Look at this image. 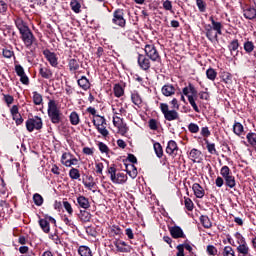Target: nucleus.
<instances>
[{
	"label": "nucleus",
	"instance_id": "nucleus-1",
	"mask_svg": "<svg viewBox=\"0 0 256 256\" xmlns=\"http://www.w3.org/2000/svg\"><path fill=\"white\" fill-rule=\"evenodd\" d=\"M182 94L181 101L185 103V97H187L188 103L194 109L195 113H201V110H199V106H197L196 102L198 97L197 88H195L192 83H189L188 86L182 89Z\"/></svg>",
	"mask_w": 256,
	"mask_h": 256
},
{
	"label": "nucleus",
	"instance_id": "nucleus-2",
	"mask_svg": "<svg viewBox=\"0 0 256 256\" xmlns=\"http://www.w3.org/2000/svg\"><path fill=\"white\" fill-rule=\"evenodd\" d=\"M47 113L53 125H59V123H61L63 113H61V110L57 106V102L55 100H49Z\"/></svg>",
	"mask_w": 256,
	"mask_h": 256
},
{
	"label": "nucleus",
	"instance_id": "nucleus-3",
	"mask_svg": "<svg viewBox=\"0 0 256 256\" xmlns=\"http://www.w3.org/2000/svg\"><path fill=\"white\" fill-rule=\"evenodd\" d=\"M20 39H22L26 49L31 51V53H35V51L37 49L38 42H37V38L31 31V29L26 30L25 32H22L20 34Z\"/></svg>",
	"mask_w": 256,
	"mask_h": 256
},
{
	"label": "nucleus",
	"instance_id": "nucleus-4",
	"mask_svg": "<svg viewBox=\"0 0 256 256\" xmlns=\"http://www.w3.org/2000/svg\"><path fill=\"white\" fill-rule=\"evenodd\" d=\"M220 175L224 179V185L229 187V189H235L237 186V181L235 180V176H233V172H231V168L229 166H223L220 169Z\"/></svg>",
	"mask_w": 256,
	"mask_h": 256
},
{
	"label": "nucleus",
	"instance_id": "nucleus-5",
	"mask_svg": "<svg viewBox=\"0 0 256 256\" xmlns=\"http://www.w3.org/2000/svg\"><path fill=\"white\" fill-rule=\"evenodd\" d=\"M108 175H110V180L112 183H115L117 185H123L127 183V174L125 173H118L117 174V168L115 167V164H112L110 167H108L107 170Z\"/></svg>",
	"mask_w": 256,
	"mask_h": 256
},
{
	"label": "nucleus",
	"instance_id": "nucleus-6",
	"mask_svg": "<svg viewBox=\"0 0 256 256\" xmlns=\"http://www.w3.org/2000/svg\"><path fill=\"white\" fill-rule=\"evenodd\" d=\"M112 23L120 29H125L127 27V19H125V10L123 8H117L112 14Z\"/></svg>",
	"mask_w": 256,
	"mask_h": 256
},
{
	"label": "nucleus",
	"instance_id": "nucleus-7",
	"mask_svg": "<svg viewBox=\"0 0 256 256\" xmlns=\"http://www.w3.org/2000/svg\"><path fill=\"white\" fill-rule=\"evenodd\" d=\"M145 56L148 57L152 63H161V55L155 44H146L144 47Z\"/></svg>",
	"mask_w": 256,
	"mask_h": 256
},
{
	"label": "nucleus",
	"instance_id": "nucleus-8",
	"mask_svg": "<svg viewBox=\"0 0 256 256\" xmlns=\"http://www.w3.org/2000/svg\"><path fill=\"white\" fill-rule=\"evenodd\" d=\"M126 161H129V163L132 164H125L126 167V173L131 177V179H135L138 175L137 167H135V164H137V157L133 154H128Z\"/></svg>",
	"mask_w": 256,
	"mask_h": 256
},
{
	"label": "nucleus",
	"instance_id": "nucleus-9",
	"mask_svg": "<svg viewBox=\"0 0 256 256\" xmlns=\"http://www.w3.org/2000/svg\"><path fill=\"white\" fill-rule=\"evenodd\" d=\"M160 110L166 121H177L179 119V112L173 109L169 110V104L167 103H160Z\"/></svg>",
	"mask_w": 256,
	"mask_h": 256
},
{
	"label": "nucleus",
	"instance_id": "nucleus-10",
	"mask_svg": "<svg viewBox=\"0 0 256 256\" xmlns=\"http://www.w3.org/2000/svg\"><path fill=\"white\" fill-rule=\"evenodd\" d=\"M26 129L29 133H33V131H39L43 129V120L39 116H35L34 118H29L26 121Z\"/></svg>",
	"mask_w": 256,
	"mask_h": 256
},
{
	"label": "nucleus",
	"instance_id": "nucleus-11",
	"mask_svg": "<svg viewBox=\"0 0 256 256\" xmlns=\"http://www.w3.org/2000/svg\"><path fill=\"white\" fill-rule=\"evenodd\" d=\"M137 61L142 71H149V69H151V60L146 55L139 54Z\"/></svg>",
	"mask_w": 256,
	"mask_h": 256
},
{
	"label": "nucleus",
	"instance_id": "nucleus-12",
	"mask_svg": "<svg viewBox=\"0 0 256 256\" xmlns=\"http://www.w3.org/2000/svg\"><path fill=\"white\" fill-rule=\"evenodd\" d=\"M42 53L52 67H57V65H59L57 54H55V52H51V50L45 49Z\"/></svg>",
	"mask_w": 256,
	"mask_h": 256
},
{
	"label": "nucleus",
	"instance_id": "nucleus-13",
	"mask_svg": "<svg viewBox=\"0 0 256 256\" xmlns=\"http://www.w3.org/2000/svg\"><path fill=\"white\" fill-rule=\"evenodd\" d=\"M204 30L205 36L207 37L208 41H210L211 43H213V41H219V33L211 28V24L205 25Z\"/></svg>",
	"mask_w": 256,
	"mask_h": 256
},
{
	"label": "nucleus",
	"instance_id": "nucleus-14",
	"mask_svg": "<svg viewBox=\"0 0 256 256\" xmlns=\"http://www.w3.org/2000/svg\"><path fill=\"white\" fill-rule=\"evenodd\" d=\"M170 235L173 239H186L187 235L183 232L180 226H173L169 228Z\"/></svg>",
	"mask_w": 256,
	"mask_h": 256
},
{
	"label": "nucleus",
	"instance_id": "nucleus-15",
	"mask_svg": "<svg viewBox=\"0 0 256 256\" xmlns=\"http://www.w3.org/2000/svg\"><path fill=\"white\" fill-rule=\"evenodd\" d=\"M161 93L164 95V97H173V95L177 93V88H175V85L167 83L162 86Z\"/></svg>",
	"mask_w": 256,
	"mask_h": 256
},
{
	"label": "nucleus",
	"instance_id": "nucleus-16",
	"mask_svg": "<svg viewBox=\"0 0 256 256\" xmlns=\"http://www.w3.org/2000/svg\"><path fill=\"white\" fill-rule=\"evenodd\" d=\"M114 245L119 253H131V246L123 240H116Z\"/></svg>",
	"mask_w": 256,
	"mask_h": 256
},
{
	"label": "nucleus",
	"instance_id": "nucleus-17",
	"mask_svg": "<svg viewBox=\"0 0 256 256\" xmlns=\"http://www.w3.org/2000/svg\"><path fill=\"white\" fill-rule=\"evenodd\" d=\"M101 117L104 116H100L98 117L99 119L95 120V118L92 119V123L94 125V127H96L98 133L101 134L102 137H107L109 135V130H107V127H101Z\"/></svg>",
	"mask_w": 256,
	"mask_h": 256
},
{
	"label": "nucleus",
	"instance_id": "nucleus-18",
	"mask_svg": "<svg viewBox=\"0 0 256 256\" xmlns=\"http://www.w3.org/2000/svg\"><path fill=\"white\" fill-rule=\"evenodd\" d=\"M177 151H179V146L177 145V142H175L174 140L168 141L166 153L171 157H177Z\"/></svg>",
	"mask_w": 256,
	"mask_h": 256
},
{
	"label": "nucleus",
	"instance_id": "nucleus-19",
	"mask_svg": "<svg viewBox=\"0 0 256 256\" xmlns=\"http://www.w3.org/2000/svg\"><path fill=\"white\" fill-rule=\"evenodd\" d=\"M14 23H15V26L17 27L20 35L22 33H25V31H28L29 29V26L27 25V23L25 22V20H23V18L21 17H17L15 20H14Z\"/></svg>",
	"mask_w": 256,
	"mask_h": 256
},
{
	"label": "nucleus",
	"instance_id": "nucleus-20",
	"mask_svg": "<svg viewBox=\"0 0 256 256\" xmlns=\"http://www.w3.org/2000/svg\"><path fill=\"white\" fill-rule=\"evenodd\" d=\"M39 75L42 79H52L53 78V71L49 69L47 66L40 65L39 66Z\"/></svg>",
	"mask_w": 256,
	"mask_h": 256
},
{
	"label": "nucleus",
	"instance_id": "nucleus-21",
	"mask_svg": "<svg viewBox=\"0 0 256 256\" xmlns=\"http://www.w3.org/2000/svg\"><path fill=\"white\" fill-rule=\"evenodd\" d=\"M80 65H81V61H79V59L77 58L68 59V67L71 73H77V71H79Z\"/></svg>",
	"mask_w": 256,
	"mask_h": 256
},
{
	"label": "nucleus",
	"instance_id": "nucleus-22",
	"mask_svg": "<svg viewBox=\"0 0 256 256\" xmlns=\"http://www.w3.org/2000/svg\"><path fill=\"white\" fill-rule=\"evenodd\" d=\"M192 190L197 199H203V197H205V189H203V186L199 183H194L192 186Z\"/></svg>",
	"mask_w": 256,
	"mask_h": 256
},
{
	"label": "nucleus",
	"instance_id": "nucleus-23",
	"mask_svg": "<svg viewBox=\"0 0 256 256\" xmlns=\"http://www.w3.org/2000/svg\"><path fill=\"white\" fill-rule=\"evenodd\" d=\"M236 251L238 253V256H249V245L247 244V242H242L237 246Z\"/></svg>",
	"mask_w": 256,
	"mask_h": 256
},
{
	"label": "nucleus",
	"instance_id": "nucleus-24",
	"mask_svg": "<svg viewBox=\"0 0 256 256\" xmlns=\"http://www.w3.org/2000/svg\"><path fill=\"white\" fill-rule=\"evenodd\" d=\"M77 204L81 209L87 210L91 207V203L89 202V198L80 195L77 197Z\"/></svg>",
	"mask_w": 256,
	"mask_h": 256
},
{
	"label": "nucleus",
	"instance_id": "nucleus-25",
	"mask_svg": "<svg viewBox=\"0 0 256 256\" xmlns=\"http://www.w3.org/2000/svg\"><path fill=\"white\" fill-rule=\"evenodd\" d=\"M131 101L136 107L141 108L143 105V98H141V94H139L136 90L131 92Z\"/></svg>",
	"mask_w": 256,
	"mask_h": 256
},
{
	"label": "nucleus",
	"instance_id": "nucleus-26",
	"mask_svg": "<svg viewBox=\"0 0 256 256\" xmlns=\"http://www.w3.org/2000/svg\"><path fill=\"white\" fill-rule=\"evenodd\" d=\"M77 83L79 88L83 89V91H89V89H91V82H89V79L85 76H81V78L77 80Z\"/></svg>",
	"mask_w": 256,
	"mask_h": 256
},
{
	"label": "nucleus",
	"instance_id": "nucleus-27",
	"mask_svg": "<svg viewBox=\"0 0 256 256\" xmlns=\"http://www.w3.org/2000/svg\"><path fill=\"white\" fill-rule=\"evenodd\" d=\"M201 151L197 148H193L189 153V159L193 161V163H199L201 161Z\"/></svg>",
	"mask_w": 256,
	"mask_h": 256
},
{
	"label": "nucleus",
	"instance_id": "nucleus-28",
	"mask_svg": "<svg viewBox=\"0 0 256 256\" xmlns=\"http://www.w3.org/2000/svg\"><path fill=\"white\" fill-rule=\"evenodd\" d=\"M233 133L234 135H237V137H242V135H245V128L243 127V124L235 121L233 124Z\"/></svg>",
	"mask_w": 256,
	"mask_h": 256
},
{
	"label": "nucleus",
	"instance_id": "nucleus-29",
	"mask_svg": "<svg viewBox=\"0 0 256 256\" xmlns=\"http://www.w3.org/2000/svg\"><path fill=\"white\" fill-rule=\"evenodd\" d=\"M209 21H211L212 24L211 29L215 30L219 35H223V24H221V22L215 21V18H213V16L209 18Z\"/></svg>",
	"mask_w": 256,
	"mask_h": 256
},
{
	"label": "nucleus",
	"instance_id": "nucleus-30",
	"mask_svg": "<svg viewBox=\"0 0 256 256\" xmlns=\"http://www.w3.org/2000/svg\"><path fill=\"white\" fill-rule=\"evenodd\" d=\"M78 217L82 223H89L91 221V213L87 210H80Z\"/></svg>",
	"mask_w": 256,
	"mask_h": 256
},
{
	"label": "nucleus",
	"instance_id": "nucleus-31",
	"mask_svg": "<svg viewBox=\"0 0 256 256\" xmlns=\"http://www.w3.org/2000/svg\"><path fill=\"white\" fill-rule=\"evenodd\" d=\"M244 17L250 21H252V19H256V9L254 7L246 8L244 10Z\"/></svg>",
	"mask_w": 256,
	"mask_h": 256
},
{
	"label": "nucleus",
	"instance_id": "nucleus-32",
	"mask_svg": "<svg viewBox=\"0 0 256 256\" xmlns=\"http://www.w3.org/2000/svg\"><path fill=\"white\" fill-rule=\"evenodd\" d=\"M200 223L204 227V229H211V227H213V223L211 222V219H209V216L207 215L200 216Z\"/></svg>",
	"mask_w": 256,
	"mask_h": 256
},
{
	"label": "nucleus",
	"instance_id": "nucleus-33",
	"mask_svg": "<svg viewBox=\"0 0 256 256\" xmlns=\"http://www.w3.org/2000/svg\"><path fill=\"white\" fill-rule=\"evenodd\" d=\"M78 255L80 256H93V251H91V248L89 246H79L78 248Z\"/></svg>",
	"mask_w": 256,
	"mask_h": 256
},
{
	"label": "nucleus",
	"instance_id": "nucleus-34",
	"mask_svg": "<svg viewBox=\"0 0 256 256\" xmlns=\"http://www.w3.org/2000/svg\"><path fill=\"white\" fill-rule=\"evenodd\" d=\"M243 48L245 53H247L248 55H251V53L255 51V43H253V41L247 40L244 42Z\"/></svg>",
	"mask_w": 256,
	"mask_h": 256
},
{
	"label": "nucleus",
	"instance_id": "nucleus-35",
	"mask_svg": "<svg viewBox=\"0 0 256 256\" xmlns=\"http://www.w3.org/2000/svg\"><path fill=\"white\" fill-rule=\"evenodd\" d=\"M69 121L71 125H79V123H81V118L79 117V113H77L76 111L71 112L69 115Z\"/></svg>",
	"mask_w": 256,
	"mask_h": 256
},
{
	"label": "nucleus",
	"instance_id": "nucleus-36",
	"mask_svg": "<svg viewBox=\"0 0 256 256\" xmlns=\"http://www.w3.org/2000/svg\"><path fill=\"white\" fill-rule=\"evenodd\" d=\"M70 8L74 13H80L81 12V0H71Z\"/></svg>",
	"mask_w": 256,
	"mask_h": 256
},
{
	"label": "nucleus",
	"instance_id": "nucleus-37",
	"mask_svg": "<svg viewBox=\"0 0 256 256\" xmlns=\"http://www.w3.org/2000/svg\"><path fill=\"white\" fill-rule=\"evenodd\" d=\"M39 225L44 233H49L51 231V226L46 218L40 219Z\"/></svg>",
	"mask_w": 256,
	"mask_h": 256
},
{
	"label": "nucleus",
	"instance_id": "nucleus-38",
	"mask_svg": "<svg viewBox=\"0 0 256 256\" xmlns=\"http://www.w3.org/2000/svg\"><path fill=\"white\" fill-rule=\"evenodd\" d=\"M239 47H240V44H239L238 39L232 40L228 45V49H229L230 53H232V54L234 52L239 53V51H237L239 49Z\"/></svg>",
	"mask_w": 256,
	"mask_h": 256
},
{
	"label": "nucleus",
	"instance_id": "nucleus-39",
	"mask_svg": "<svg viewBox=\"0 0 256 256\" xmlns=\"http://www.w3.org/2000/svg\"><path fill=\"white\" fill-rule=\"evenodd\" d=\"M2 55L6 59H11L13 55H15V52L13 51V47L11 46H6L2 49Z\"/></svg>",
	"mask_w": 256,
	"mask_h": 256
},
{
	"label": "nucleus",
	"instance_id": "nucleus-40",
	"mask_svg": "<svg viewBox=\"0 0 256 256\" xmlns=\"http://www.w3.org/2000/svg\"><path fill=\"white\" fill-rule=\"evenodd\" d=\"M113 90L115 97L119 98L125 95V89H123V86H121V84H115Z\"/></svg>",
	"mask_w": 256,
	"mask_h": 256
},
{
	"label": "nucleus",
	"instance_id": "nucleus-41",
	"mask_svg": "<svg viewBox=\"0 0 256 256\" xmlns=\"http://www.w3.org/2000/svg\"><path fill=\"white\" fill-rule=\"evenodd\" d=\"M206 149L210 155H219L217 148H215V143H210L209 140H205Z\"/></svg>",
	"mask_w": 256,
	"mask_h": 256
},
{
	"label": "nucleus",
	"instance_id": "nucleus-42",
	"mask_svg": "<svg viewBox=\"0 0 256 256\" xmlns=\"http://www.w3.org/2000/svg\"><path fill=\"white\" fill-rule=\"evenodd\" d=\"M153 147L156 153V157H158V159H161L163 157V146H161V143L156 142L153 144Z\"/></svg>",
	"mask_w": 256,
	"mask_h": 256
},
{
	"label": "nucleus",
	"instance_id": "nucleus-43",
	"mask_svg": "<svg viewBox=\"0 0 256 256\" xmlns=\"http://www.w3.org/2000/svg\"><path fill=\"white\" fill-rule=\"evenodd\" d=\"M246 139H247L249 145H251V147H256V133L255 132H249L246 135Z\"/></svg>",
	"mask_w": 256,
	"mask_h": 256
},
{
	"label": "nucleus",
	"instance_id": "nucleus-44",
	"mask_svg": "<svg viewBox=\"0 0 256 256\" xmlns=\"http://www.w3.org/2000/svg\"><path fill=\"white\" fill-rule=\"evenodd\" d=\"M206 77L209 81H215V79H217V71L213 68H208L206 70Z\"/></svg>",
	"mask_w": 256,
	"mask_h": 256
},
{
	"label": "nucleus",
	"instance_id": "nucleus-45",
	"mask_svg": "<svg viewBox=\"0 0 256 256\" xmlns=\"http://www.w3.org/2000/svg\"><path fill=\"white\" fill-rule=\"evenodd\" d=\"M196 5L200 13L207 11V2L205 0H196Z\"/></svg>",
	"mask_w": 256,
	"mask_h": 256
},
{
	"label": "nucleus",
	"instance_id": "nucleus-46",
	"mask_svg": "<svg viewBox=\"0 0 256 256\" xmlns=\"http://www.w3.org/2000/svg\"><path fill=\"white\" fill-rule=\"evenodd\" d=\"M33 103L34 105H41L43 103V96L39 92H33Z\"/></svg>",
	"mask_w": 256,
	"mask_h": 256
},
{
	"label": "nucleus",
	"instance_id": "nucleus-47",
	"mask_svg": "<svg viewBox=\"0 0 256 256\" xmlns=\"http://www.w3.org/2000/svg\"><path fill=\"white\" fill-rule=\"evenodd\" d=\"M222 80L227 85H231V83H233V75H231L229 72H224L222 74Z\"/></svg>",
	"mask_w": 256,
	"mask_h": 256
},
{
	"label": "nucleus",
	"instance_id": "nucleus-48",
	"mask_svg": "<svg viewBox=\"0 0 256 256\" xmlns=\"http://www.w3.org/2000/svg\"><path fill=\"white\" fill-rule=\"evenodd\" d=\"M33 201H34V204L37 206V207H41V205H43V196H41V194L39 193H35L33 195Z\"/></svg>",
	"mask_w": 256,
	"mask_h": 256
},
{
	"label": "nucleus",
	"instance_id": "nucleus-49",
	"mask_svg": "<svg viewBox=\"0 0 256 256\" xmlns=\"http://www.w3.org/2000/svg\"><path fill=\"white\" fill-rule=\"evenodd\" d=\"M69 177L70 179H73V180H77L81 177V173H79V169L77 168H72L70 171H69Z\"/></svg>",
	"mask_w": 256,
	"mask_h": 256
},
{
	"label": "nucleus",
	"instance_id": "nucleus-50",
	"mask_svg": "<svg viewBox=\"0 0 256 256\" xmlns=\"http://www.w3.org/2000/svg\"><path fill=\"white\" fill-rule=\"evenodd\" d=\"M87 180L88 182H83V185L87 188V189H93V187H95L96 183L94 181L93 176H87Z\"/></svg>",
	"mask_w": 256,
	"mask_h": 256
},
{
	"label": "nucleus",
	"instance_id": "nucleus-51",
	"mask_svg": "<svg viewBox=\"0 0 256 256\" xmlns=\"http://www.w3.org/2000/svg\"><path fill=\"white\" fill-rule=\"evenodd\" d=\"M223 256H235V250H233V247L231 246H226L224 247L222 251Z\"/></svg>",
	"mask_w": 256,
	"mask_h": 256
},
{
	"label": "nucleus",
	"instance_id": "nucleus-52",
	"mask_svg": "<svg viewBox=\"0 0 256 256\" xmlns=\"http://www.w3.org/2000/svg\"><path fill=\"white\" fill-rule=\"evenodd\" d=\"M115 127H117L119 133L122 135H127V132L129 131V127H127V124H125L124 122Z\"/></svg>",
	"mask_w": 256,
	"mask_h": 256
},
{
	"label": "nucleus",
	"instance_id": "nucleus-53",
	"mask_svg": "<svg viewBox=\"0 0 256 256\" xmlns=\"http://www.w3.org/2000/svg\"><path fill=\"white\" fill-rule=\"evenodd\" d=\"M184 205H185V208L187 209V211H193L194 204H193V200H191V198H185Z\"/></svg>",
	"mask_w": 256,
	"mask_h": 256
},
{
	"label": "nucleus",
	"instance_id": "nucleus-54",
	"mask_svg": "<svg viewBox=\"0 0 256 256\" xmlns=\"http://www.w3.org/2000/svg\"><path fill=\"white\" fill-rule=\"evenodd\" d=\"M7 9H9V6L6 4L5 0H0V14L5 15Z\"/></svg>",
	"mask_w": 256,
	"mask_h": 256
},
{
	"label": "nucleus",
	"instance_id": "nucleus-55",
	"mask_svg": "<svg viewBox=\"0 0 256 256\" xmlns=\"http://www.w3.org/2000/svg\"><path fill=\"white\" fill-rule=\"evenodd\" d=\"M163 9H165V11H170L171 13H173V2H171L170 0L164 1Z\"/></svg>",
	"mask_w": 256,
	"mask_h": 256
},
{
	"label": "nucleus",
	"instance_id": "nucleus-56",
	"mask_svg": "<svg viewBox=\"0 0 256 256\" xmlns=\"http://www.w3.org/2000/svg\"><path fill=\"white\" fill-rule=\"evenodd\" d=\"M198 95L202 101H209L211 99V95L207 91H200Z\"/></svg>",
	"mask_w": 256,
	"mask_h": 256
},
{
	"label": "nucleus",
	"instance_id": "nucleus-57",
	"mask_svg": "<svg viewBox=\"0 0 256 256\" xmlns=\"http://www.w3.org/2000/svg\"><path fill=\"white\" fill-rule=\"evenodd\" d=\"M206 251H207V254L210 256H215L218 253L217 248L214 247L213 245H208L206 248Z\"/></svg>",
	"mask_w": 256,
	"mask_h": 256
},
{
	"label": "nucleus",
	"instance_id": "nucleus-58",
	"mask_svg": "<svg viewBox=\"0 0 256 256\" xmlns=\"http://www.w3.org/2000/svg\"><path fill=\"white\" fill-rule=\"evenodd\" d=\"M98 149L101 153H109V146L103 142L98 143Z\"/></svg>",
	"mask_w": 256,
	"mask_h": 256
},
{
	"label": "nucleus",
	"instance_id": "nucleus-59",
	"mask_svg": "<svg viewBox=\"0 0 256 256\" xmlns=\"http://www.w3.org/2000/svg\"><path fill=\"white\" fill-rule=\"evenodd\" d=\"M200 134L207 139L208 137H211V131L209 130V127L205 126L201 128Z\"/></svg>",
	"mask_w": 256,
	"mask_h": 256
},
{
	"label": "nucleus",
	"instance_id": "nucleus-60",
	"mask_svg": "<svg viewBox=\"0 0 256 256\" xmlns=\"http://www.w3.org/2000/svg\"><path fill=\"white\" fill-rule=\"evenodd\" d=\"M69 158H70L69 160H66V162H64L65 167H71L79 163V160H77V158H71V157Z\"/></svg>",
	"mask_w": 256,
	"mask_h": 256
},
{
	"label": "nucleus",
	"instance_id": "nucleus-61",
	"mask_svg": "<svg viewBox=\"0 0 256 256\" xmlns=\"http://www.w3.org/2000/svg\"><path fill=\"white\" fill-rule=\"evenodd\" d=\"M13 117V121H15L16 125H23V116H21L20 114H14L12 115Z\"/></svg>",
	"mask_w": 256,
	"mask_h": 256
},
{
	"label": "nucleus",
	"instance_id": "nucleus-62",
	"mask_svg": "<svg viewBox=\"0 0 256 256\" xmlns=\"http://www.w3.org/2000/svg\"><path fill=\"white\" fill-rule=\"evenodd\" d=\"M63 205H64L65 211H67V213L70 216L73 215V207L71 206V203H69L68 201H64Z\"/></svg>",
	"mask_w": 256,
	"mask_h": 256
},
{
	"label": "nucleus",
	"instance_id": "nucleus-63",
	"mask_svg": "<svg viewBox=\"0 0 256 256\" xmlns=\"http://www.w3.org/2000/svg\"><path fill=\"white\" fill-rule=\"evenodd\" d=\"M215 185L218 188L223 187V185H225V178H223V176H218L215 180Z\"/></svg>",
	"mask_w": 256,
	"mask_h": 256
},
{
	"label": "nucleus",
	"instance_id": "nucleus-64",
	"mask_svg": "<svg viewBox=\"0 0 256 256\" xmlns=\"http://www.w3.org/2000/svg\"><path fill=\"white\" fill-rule=\"evenodd\" d=\"M188 131H190L191 133H197L199 131V125L195 123H190L188 125Z\"/></svg>",
	"mask_w": 256,
	"mask_h": 256
}]
</instances>
